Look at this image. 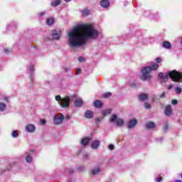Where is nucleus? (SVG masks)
I'll use <instances>...</instances> for the list:
<instances>
[{
	"instance_id": "40",
	"label": "nucleus",
	"mask_w": 182,
	"mask_h": 182,
	"mask_svg": "<svg viewBox=\"0 0 182 182\" xmlns=\"http://www.w3.org/2000/svg\"><path fill=\"white\" fill-rule=\"evenodd\" d=\"M177 103H178V102L177 101V100H173L171 101V105H177Z\"/></svg>"
},
{
	"instance_id": "50",
	"label": "nucleus",
	"mask_w": 182,
	"mask_h": 182,
	"mask_svg": "<svg viewBox=\"0 0 182 182\" xmlns=\"http://www.w3.org/2000/svg\"><path fill=\"white\" fill-rule=\"evenodd\" d=\"M65 1V2H70V1H72V0H64Z\"/></svg>"
},
{
	"instance_id": "27",
	"label": "nucleus",
	"mask_w": 182,
	"mask_h": 182,
	"mask_svg": "<svg viewBox=\"0 0 182 182\" xmlns=\"http://www.w3.org/2000/svg\"><path fill=\"white\" fill-rule=\"evenodd\" d=\"M19 136V133H18V131L14 130L11 133V137H13V139H16Z\"/></svg>"
},
{
	"instance_id": "25",
	"label": "nucleus",
	"mask_w": 182,
	"mask_h": 182,
	"mask_svg": "<svg viewBox=\"0 0 182 182\" xmlns=\"http://www.w3.org/2000/svg\"><path fill=\"white\" fill-rule=\"evenodd\" d=\"M6 110V104L0 102V112H5Z\"/></svg>"
},
{
	"instance_id": "29",
	"label": "nucleus",
	"mask_w": 182,
	"mask_h": 182,
	"mask_svg": "<svg viewBox=\"0 0 182 182\" xmlns=\"http://www.w3.org/2000/svg\"><path fill=\"white\" fill-rule=\"evenodd\" d=\"M182 89L180 87H177L175 89V92L176 93V95H180V93H181Z\"/></svg>"
},
{
	"instance_id": "1",
	"label": "nucleus",
	"mask_w": 182,
	"mask_h": 182,
	"mask_svg": "<svg viewBox=\"0 0 182 182\" xmlns=\"http://www.w3.org/2000/svg\"><path fill=\"white\" fill-rule=\"evenodd\" d=\"M100 32L92 25H84L80 28H73L68 33V45L69 48H80L87 43L88 39H97Z\"/></svg>"
},
{
	"instance_id": "33",
	"label": "nucleus",
	"mask_w": 182,
	"mask_h": 182,
	"mask_svg": "<svg viewBox=\"0 0 182 182\" xmlns=\"http://www.w3.org/2000/svg\"><path fill=\"white\" fill-rule=\"evenodd\" d=\"M61 99H62V97H60V95H57L55 97V100H56V102H58V103H59V102L61 101Z\"/></svg>"
},
{
	"instance_id": "51",
	"label": "nucleus",
	"mask_w": 182,
	"mask_h": 182,
	"mask_svg": "<svg viewBox=\"0 0 182 182\" xmlns=\"http://www.w3.org/2000/svg\"><path fill=\"white\" fill-rule=\"evenodd\" d=\"M171 87H173V85L169 86L168 89H171Z\"/></svg>"
},
{
	"instance_id": "2",
	"label": "nucleus",
	"mask_w": 182,
	"mask_h": 182,
	"mask_svg": "<svg viewBox=\"0 0 182 182\" xmlns=\"http://www.w3.org/2000/svg\"><path fill=\"white\" fill-rule=\"evenodd\" d=\"M168 76L173 80V82H177L181 83L182 82V73L178 72L173 70L171 72L167 73L166 75L163 73L159 74V77L161 83H166L168 80Z\"/></svg>"
},
{
	"instance_id": "26",
	"label": "nucleus",
	"mask_w": 182,
	"mask_h": 182,
	"mask_svg": "<svg viewBox=\"0 0 182 182\" xmlns=\"http://www.w3.org/2000/svg\"><path fill=\"white\" fill-rule=\"evenodd\" d=\"M53 39H55V41H59L60 39V36L58 33H53L52 34Z\"/></svg>"
},
{
	"instance_id": "32",
	"label": "nucleus",
	"mask_w": 182,
	"mask_h": 182,
	"mask_svg": "<svg viewBox=\"0 0 182 182\" xmlns=\"http://www.w3.org/2000/svg\"><path fill=\"white\" fill-rule=\"evenodd\" d=\"M28 70H30V73H32L35 70V68L33 65H30L28 67Z\"/></svg>"
},
{
	"instance_id": "4",
	"label": "nucleus",
	"mask_w": 182,
	"mask_h": 182,
	"mask_svg": "<svg viewBox=\"0 0 182 182\" xmlns=\"http://www.w3.org/2000/svg\"><path fill=\"white\" fill-rule=\"evenodd\" d=\"M109 123L116 122V125L117 127H122L124 124V121L122 118H117V115L115 114H112L111 117L109 119Z\"/></svg>"
},
{
	"instance_id": "35",
	"label": "nucleus",
	"mask_w": 182,
	"mask_h": 182,
	"mask_svg": "<svg viewBox=\"0 0 182 182\" xmlns=\"http://www.w3.org/2000/svg\"><path fill=\"white\" fill-rule=\"evenodd\" d=\"M155 60H156V63H161L163 60L160 58H157L155 59Z\"/></svg>"
},
{
	"instance_id": "20",
	"label": "nucleus",
	"mask_w": 182,
	"mask_h": 182,
	"mask_svg": "<svg viewBox=\"0 0 182 182\" xmlns=\"http://www.w3.org/2000/svg\"><path fill=\"white\" fill-rule=\"evenodd\" d=\"M98 173H100V167H96L91 170L92 176H96Z\"/></svg>"
},
{
	"instance_id": "18",
	"label": "nucleus",
	"mask_w": 182,
	"mask_h": 182,
	"mask_svg": "<svg viewBox=\"0 0 182 182\" xmlns=\"http://www.w3.org/2000/svg\"><path fill=\"white\" fill-rule=\"evenodd\" d=\"M74 105L76 107H80V106L83 105V101H82L81 99H77L75 100Z\"/></svg>"
},
{
	"instance_id": "6",
	"label": "nucleus",
	"mask_w": 182,
	"mask_h": 182,
	"mask_svg": "<svg viewBox=\"0 0 182 182\" xmlns=\"http://www.w3.org/2000/svg\"><path fill=\"white\" fill-rule=\"evenodd\" d=\"M59 105L63 109H68L70 105V97H65L61 99L60 101Z\"/></svg>"
},
{
	"instance_id": "17",
	"label": "nucleus",
	"mask_w": 182,
	"mask_h": 182,
	"mask_svg": "<svg viewBox=\"0 0 182 182\" xmlns=\"http://www.w3.org/2000/svg\"><path fill=\"white\" fill-rule=\"evenodd\" d=\"M149 97V95L145 93H142L139 95V100H141V102H144Z\"/></svg>"
},
{
	"instance_id": "7",
	"label": "nucleus",
	"mask_w": 182,
	"mask_h": 182,
	"mask_svg": "<svg viewBox=\"0 0 182 182\" xmlns=\"http://www.w3.org/2000/svg\"><path fill=\"white\" fill-rule=\"evenodd\" d=\"M25 130L27 133H35L36 127L33 124H28L25 127Z\"/></svg>"
},
{
	"instance_id": "14",
	"label": "nucleus",
	"mask_w": 182,
	"mask_h": 182,
	"mask_svg": "<svg viewBox=\"0 0 182 182\" xmlns=\"http://www.w3.org/2000/svg\"><path fill=\"white\" fill-rule=\"evenodd\" d=\"M94 107H95L97 109H100V107H103V103L102 102V101L97 100L94 102Z\"/></svg>"
},
{
	"instance_id": "39",
	"label": "nucleus",
	"mask_w": 182,
	"mask_h": 182,
	"mask_svg": "<svg viewBox=\"0 0 182 182\" xmlns=\"http://www.w3.org/2000/svg\"><path fill=\"white\" fill-rule=\"evenodd\" d=\"M45 11H41L38 14V16H43L45 15Z\"/></svg>"
},
{
	"instance_id": "11",
	"label": "nucleus",
	"mask_w": 182,
	"mask_h": 182,
	"mask_svg": "<svg viewBox=\"0 0 182 182\" xmlns=\"http://www.w3.org/2000/svg\"><path fill=\"white\" fill-rule=\"evenodd\" d=\"M136 124H137V120L136 119L130 120L128 122V129H133Z\"/></svg>"
},
{
	"instance_id": "47",
	"label": "nucleus",
	"mask_w": 182,
	"mask_h": 182,
	"mask_svg": "<svg viewBox=\"0 0 182 182\" xmlns=\"http://www.w3.org/2000/svg\"><path fill=\"white\" fill-rule=\"evenodd\" d=\"M5 53H9V49H5L4 50Z\"/></svg>"
},
{
	"instance_id": "13",
	"label": "nucleus",
	"mask_w": 182,
	"mask_h": 182,
	"mask_svg": "<svg viewBox=\"0 0 182 182\" xmlns=\"http://www.w3.org/2000/svg\"><path fill=\"white\" fill-rule=\"evenodd\" d=\"M92 139L90 137L86 136L81 140L80 143L82 146H86V144H87V143H89V141H90Z\"/></svg>"
},
{
	"instance_id": "10",
	"label": "nucleus",
	"mask_w": 182,
	"mask_h": 182,
	"mask_svg": "<svg viewBox=\"0 0 182 182\" xmlns=\"http://www.w3.org/2000/svg\"><path fill=\"white\" fill-rule=\"evenodd\" d=\"M100 6L102 8H109L110 6V1H109V0H101Z\"/></svg>"
},
{
	"instance_id": "52",
	"label": "nucleus",
	"mask_w": 182,
	"mask_h": 182,
	"mask_svg": "<svg viewBox=\"0 0 182 182\" xmlns=\"http://www.w3.org/2000/svg\"><path fill=\"white\" fill-rule=\"evenodd\" d=\"M67 119H70V116H67Z\"/></svg>"
},
{
	"instance_id": "5",
	"label": "nucleus",
	"mask_w": 182,
	"mask_h": 182,
	"mask_svg": "<svg viewBox=\"0 0 182 182\" xmlns=\"http://www.w3.org/2000/svg\"><path fill=\"white\" fill-rule=\"evenodd\" d=\"M63 120H65V116L63 114L59 113L54 115L53 122L54 124L59 126V124L63 123Z\"/></svg>"
},
{
	"instance_id": "22",
	"label": "nucleus",
	"mask_w": 182,
	"mask_h": 182,
	"mask_svg": "<svg viewBox=\"0 0 182 182\" xmlns=\"http://www.w3.org/2000/svg\"><path fill=\"white\" fill-rule=\"evenodd\" d=\"M110 113H112V109H104L102 111V116H105V117L109 116Z\"/></svg>"
},
{
	"instance_id": "16",
	"label": "nucleus",
	"mask_w": 182,
	"mask_h": 182,
	"mask_svg": "<svg viewBox=\"0 0 182 182\" xmlns=\"http://www.w3.org/2000/svg\"><path fill=\"white\" fill-rule=\"evenodd\" d=\"M61 2L62 1L60 0H55L50 3V6H53V8H55L56 6H59V5H60Z\"/></svg>"
},
{
	"instance_id": "9",
	"label": "nucleus",
	"mask_w": 182,
	"mask_h": 182,
	"mask_svg": "<svg viewBox=\"0 0 182 182\" xmlns=\"http://www.w3.org/2000/svg\"><path fill=\"white\" fill-rule=\"evenodd\" d=\"M172 114H173V109L171 108V105H167L165 108L166 116H171Z\"/></svg>"
},
{
	"instance_id": "31",
	"label": "nucleus",
	"mask_w": 182,
	"mask_h": 182,
	"mask_svg": "<svg viewBox=\"0 0 182 182\" xmlns=\"http://www.w3.org/2000/svg\"><path fill=\"white\" fill-rule=\"evenodd\" d=\"M163 180V178L161 176H158L154 178L155 182H161Z\"/></svg>"
},
{
	"instance_id": "49",
	"label": "nucleus",
	"mask_w": 182,
	"mask_h": 182,
	"mask_svg": "<svg viewBox=\"0 0 182 182\" xmlns=\"http://www.w3.org/2000/svg\"><path fill=\"white\" fill-rule=\"evenodd\" d=\"M174 182H182V181L180 180V179H177V180H176Z\"/></svg>"
},
{
	"instance_id": "12",
	"label": "nucleus",
	"mask_w": 182,
	"mask_h": 182,
	"mask_svg": "<svg viewBox=\"0 0 182 182\" xmlns=\"http://www.w3.org/2000/svg\"><path fill=\"white\" fill-rule=\"evenodd\" d=\"M162 48H164V49L170 50L171 49V43L168 41H164L162 43Z\"/></svg>"
},
{
	"instance_id": "15",
	"label": "nucleus",
	"mask_w": 182,
	"mask_h": 182,
	"mask_svg": "<svg viewBox=\"0 0 182 182\" xmlns=\"http://www.w3.org/2000/svg\"><path fill=\"white\" fill-rule=\"evenodd\" d=\"M85 119H92L93 117V112L91 110H87L85 113Z\"/></svg>"
},
{
	"instance_id": "3",
	"label": "nucleus",
	"mask_w": 182,
	"mask_h": 182,
	"mask_svg": "<svg viewBox=\"0 0 182 182\" xmlns=\"http://www.w3.org/2000/svg\"><path fill=\"white\" fill-rule=\"evenodd\" d=\"M159 66V64L154 63L151 66L143 67L141 70V75L139 76V79L143 82H151V77H153L151 72L157 70Z\"/></svg>"
},
{
	"instance_id": "37",
	"label": "nucleus",
	"mask_w": 182,
	"mask_h": 182,
	"mask_svg": "<svg viewBox=\"0 0 182 182\" xmlns=\"http://www.w3.org/2000/svg\"><path fill=\"white\" fill-rule=\"evenodd\" d=\"M164 130H168V124L166 123L164 126Z\"/></svg>"
},
{
	"instance_id": "45",
	"label": "nucleus",
	"mask_w": 182,
	"mask_h": 182,
	"mask_svg": "<svg viewBox=\"0 0 182 182\" xmlns=\"http://www.w3.org/2000/svg\"><path fill=\"white\" fill-rule=\"evenodd\" d=\"M81 72H82V70L77 69V70L76 75H80V73H81Z\"/></svg>"
},
{
	"instance_id": "36",
	"label": "nucleus",
	"mask_w": 182,
	"mask_h": 182,
	"mask_svg": "<svg viewBox=\"0 0 182 182\" xmlns=\"http://www.w3.org/2000/svg\"><path fill=\"white\" fill-rule=\"evenodd\" d=\"M109 150H114V146L113 144H109L108 146Z\"/></svg>"
},
{
	"instance_id": "34",
	"label": "nucleus",
	"mask_w": 182,
	"mask_h": 182,
	"mask_svg": "<svg viewBox=\"0 0 182 182\" xmlns=\"http://www.w3.org/2000/svg\"><path fill=\"white\" fill-rule=\"evenodd\" d=\"M83 159L85 160H87V159H89V154H87V153L84 154Z\"/></svg>"
},
{
	"instance_id": "48",
	"label": "nucleus",
	"mask_w": 182,
	"mask_h": 182,
	"mask_svg": "<svg viewBox=\"0 0 182 182\" xmlns=\"http://www.w3.org/2000/svg\"><path fill=\"white\" fill-rule=\"evenodd\" d=\"M96 122H102V119H100V118H97V119H96Z\"/></svg>"
},
{
	"instance_id": "42",
	"label": "nucleus",
	"mask_w": 182,
	"mask_h": 182,
	"mask_svg": "<svg viewBox=\"0 0 182 182\" xmlns=\"http://www.w3.org/2000/svg\"><path fill=\"white\" fill-rule=\"evenodd\" d=\"M41 124H46V120L45 119H41L40 120Z\"/></svg>"
},
{
	"instance_id": "8",
	"label": "nucleus",
	"mask_w": 182,
	"mask_h": 182,
	"mask_svg": "<svg viewBox=\"0 0 182 182\" xmlns=\"http://www.w3.org/2000/svg\"><path fill=\"white\" fill-rule=\"evenodd\" d=\"M100 146V141L95 140L91 143V149L93 150H96L99 149V146Z\"/></svg>"
},
{
	"instance_id": "23",
	"label": "nucleus",
	"mask_w": 182,
	"mask_h": 182,
	"mask_svg": "<svg viewBox=\"0 0 182 182\" xmlns=\"http://www.w3.org/2000/svg\"><path fill=\"white\" fill-rule=\"evenodd\" d=\"M82 16H88V15H90V10L87 9H83L82 11Z\"/></svg>"
},
{
	"instance_id": "44",
	"label": "nucleus",
	"mask_w": 182,
	"mask_h": 182,
	"mask_svg": "<svg viewBox=\"0 0 182 182\" xmlns=\"http://www.w3.org/2000/svg\"><path fill=\"white\" fill-rule=\"evenodd\" d=\"M166 96V92H163L161 95H159L160 99H163Z\"/></svg>"
},
{
	"instance_id": "24",
	"label": "nucleus",
	"mask_w": 182,
	"mask_h": 182,
	"mask_svg": "<svg viewBox=\"0 0 182 182\" xmlns=\"http://www.w3.org/2000/svg\"><path fill=\"white\" fill-rule=\"evenodd\" d=\"M46 23L49 26L50 25H53V23H55V18H48L47 20H46Z\"/></svg>"
},
{
	"instance_id": "30",
	"label": "nucleus",
	"mask_w": 182,
	"mask_h": 182,
	"mask_svg": "<svg viewBox=\"0 0 182 182\" xmlns=\"http://www.w3.org/2000/svg\"><path fill=\"white\" fill-rule=\"evenodd\" d=\"M2 100L5 103H9V97H8V96L3 97Z\"/></svg>"
},
{
	"instance_id": "38",
	"label": "nucleus",
	"mask_w": 182,
	"mask_h": 182,
	"mask_svg": "<svg viewBox=\"0 0 182 182\" xmlns=\"http://www.w3.org/2000/svg\"><path fill=\"white\" fill-rule=\"evenodd\" d=\"M78 171H85V166H80L77 168Z\"/></svg>"
},
{
	"instance_id": "19",
	"label": "nucleus",
	"mask_w": 182,
	"mask_h": 182,
	"mask_svg": "<svg viewBox=\"0 0 182 182\" xmlns=\"http://www.w3.org/2000/svg\"><path fill=\"white\" fill-rule=\"evenodd\" d=\"M146 129H154V127H156V124H154V122H148L146 124Z\"/></svg>"
},
{
	"instance_id": "41",
	"label": "nucleus",
	"mask_w": 182,
	"mask_h": 182,
	"mask_svg": "<svg viewBox=\"0 0 182 182\" xmlns=\"http://www.w3.org/2000/svg\"><path fill=\"white\" fill-rule=\"evenodd\" d=\"M151 106L150 104L146 102L145 103V109H150Z\"/></svg>"
},
{
	"instance_id": "46",
	"label": "nucleus",
	"mask_w": 182,
	"mask_h": 182,
	"mask_svg": "<svg viewBox=\"0 0 182 182\" xmlns=\"http://www.w3.org/2000/svg\"><path fill=\"white\" fill-rule=\"evenodd\" d=\"M69 174H72V173H75V171L73 169H70L68 171Z\"/></svg>"
},
{
	"instance_id": "21",
	"label": "nucleus",
	"mask_w": 182,
	"mask_h": 182,
	"mask_svg": "<svg viewBox=\"0 0 182 182\" xmlns=\"http://www.w3.org/2000/svg\"><path fill=\"white\" fill-rule=\"evenodd\" d=\"M26 163H32V161H33V156H32V155L28 154L26 156Z\"/></svg>"
},
{
	"instance_id": "28",
	"label": "nucleus",
	"mask_w": 182,
	"mask_h": 182,
	"mask_svg": "<svg viewBox=\"0 0 182 182\" xmlns=\"http://www.w3.org/2000/svg\"><path fill=\"white\" fill-rule=\"evenodd\" d=\"M112 96V92H107L103 95L104 99H107Z\"/></svg>"
},
{
	"instance_id": "43",
	"label": "nucleus",
	"mask_w": 182,
	"mask_h": 182,
	"mask_svg": "<svg viewBox=\"0 0 182 182\" xmlns=\"http://www.w3.org/2000/svg\"><path fill=\"white\" fill-rule=\"evenodd\" d=\"M78 60L79 62H85V58L83 57H79Z\"/></svg>"
},
{
	"instance_id": "53",
	"label": "nucleus",
	"mask_w": 182,
	"mask_h": 182,
	"mask_svg": "<svg viewBox=\"0 0 182 182\" xmlns=\"http://www.w3.org/2000/svg\"><path fill=\"white\" fill-rule=\"evenodd\" d=\"M181 178H182V173H181Z\"/></svg>"
}]
</instances>
